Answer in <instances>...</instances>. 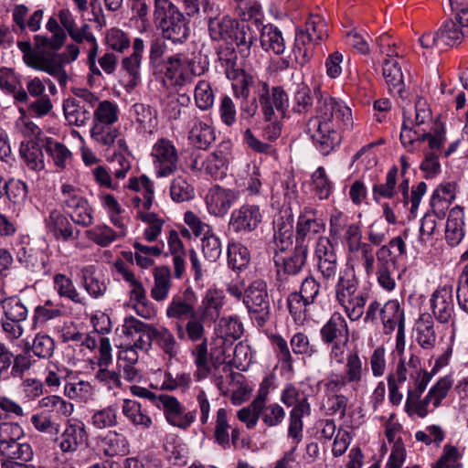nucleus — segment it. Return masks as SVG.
<instances>
[{
    "label": "nucleus",
    "instance_id": "nucleus-43",
    "mask_svg": "<svg viewBox=\"0 0 468 468\" xmlns=\"http://www.w3.org/2000/svg\"><path fill=\"white\" fill-rule=\"evenodd\" d=\"M54 286L60 297L67 298L74 303L86 304L85 299L80 296L71 279L65 274L58 273L54 276Z\"/></svg>",
    "mask_w": 468,
    "mask_h": 468
},
{
    "label": "nucleus",
    "instance_id": "nucleus-53",
    "mask_svg": "<svg viewBox=\"0 0 468 468\" xmlns=\"http://www.w3.org/2000/svg\"><path fill=\"white\" fill-rule=\"evenodd\" d=\"M364 371H367V363H363L357 353L347 356L346 373L344 376L350 383H359L362 380Z\"/></svg>",
    "mask_w": 468,
    "mask_h": 468
},
{
    "label": "nucleus",
    "instance_id": "nucleus-16",
    "mask_svg": "<svg viewBox=\"0 0 468 468\" xmlns=\"http://www.w3.org/2000/svg\"><path fill=\"white\" fill-rule=\"evenodd\" d=\"M232 144L229 141L222 142L206 160L202 161L203 170L211 177L222 178L227 174L231 155Z\"/></svg>",
    "mask_w": 468,
    "mask_h": 468
},
{
    "label": "nucleus",
    "instance_id": "nucleus-41",
    "mask_svg": "<svg viewBox=\"0 0 468 468\" xmlns=\"http://www.w3.org/2000/svg\"><path fill=\"white\" fill-rule=\"evenodd\" d=\"M398 173V167L393 165L387 173L384 183H378L373 185L372 196L376 202H378L380 198L390 199L395 197Z\"/></svg>",
    "mask_w": 468,
    "mask_h": 468
},
{
    "label": "nucleus",
    "instance_id": "nucleus-57",
    "mask_svg": "<svg viewBox=\"0 0 468 468\" xmlns=\"http://www.w3.org/2000/svg\"><path fill=\"white\" fill-rule=\"evenodd\" d=\"M39 405L50 412H55L63 416H69L73 411L72 403L55 395L43 398L39 401Z\"/></svg>",
    "mask_w": 468,
    "mask_h": 468
},
{
    "label": "nucleus",
    "instance_id": "nucleus-14",
    "mask_svg": "<svg viewBox=\"0 0 468 468\" xmlns=\"http://www.w3.org/2000/svg\"><path fill=\"white\" fill-rule=\"evenodd\" d=\"M262 220V213L259 206L242 205L231 213L229 228L236 233L251 232L258 228Z\"/></svg>",
    "mask_w": 468,
    "mask_h": 468
},
{
    "label": "nucleus",
    "instance_id": "nucleus-39",
    "mask_svg": "<svg viewBox=\"0 0 468 468\" xmlns=\"http://www.w3.org/2000/svg\"><path fill=\"white\" fill-rule=\"evenodd\" d=\"M380 316L384 327L389 331H393L397 325L404 324V312L397 300L387 302L380 310Z\"/></svg>",
    "mask_w": 468,
    "mask_h": 468
},
{
    "label": "nucleus",
    "instance_id": "nucleus-36",
    "mask_svg": "<svg viewBox=\"0 0 468 468\" xmlns=\"http://www.w3.org/2000/svg\"><path fill=\"white\" fill-rule=\"evenodd\" d=\"M358 282L354 272L345 271L339 272V277L335 284L336 300L340 304L349 302V298L356 292Z\"/></svg>",
    "mask_w": 468,
    "mask_h": 468
},
{
    "label": "nucleus",
    "instance_id": "nucleus-59",
    "mask_svg": "<svg viewBox=\"0 0 468 468\" xmlns=\"http://www.w3.org/2000/svg\"><path fill=\"white\" fill-rule=\"evenodd\" d=\"M222 304L221 297H219L217 292L208 291L199 307L200 314L205 318L210 317L211 319H217L219 316V309Z\"/></svg>",
    "mask_w": 468,
    "mask_h": 468
},
{
    "label": "nucleus",
    "instance_id": "nucleus-58",
    "mask_svg": "<svg viewBox=\"0 0 468 468\" xmlns=\"http://www.w3.org/2000/svg\"><path fill=\"white\" fill-rule=\"evenodd\" d=\"M195 101L197 106L202 110H209L214 104V93L210 84L206 80H199L195 88Z\"/></svg>",
    "mask_w": 468,
    "mask_h": 468
},
{
    "label": "nucleus",
    "instance_id": "nucleus-5",
    "mask_svg": "<svg viewBox=\"0 0 468 468\" xmlns=\"http://www.w3.org/2000/svg\"><path fill=\"white\" fill-rule=\"evenodd\" d=\"M243 303L258 326L262 327L271 318V300L263 280L253 281L245 290Z\"/></svg>",
    "mask_w": 468,
    "mask_h": 468
},
{
    "label": "nucleus",
    "instance_id": "nucleus-28",
    "mask_svg": "<svg viewBox=\"0 0 468 468\" xmlns=\"http://www.w3.org/2000/svg\"><path fill=\"white\" fill-rule=\"evenodd\" d=\"M382 74L388 86L389 92L396 93L400 98H403V75L395 58H389L384 60Z\"/></svg>",
    "mask_w": 468,
    "mask_h": 468
},
{
    "label": "nucleus",
    "instance_id": "nucleus-25",
    "mask_svg": "<svg viewBox=\"0 0 468 468\" xmlns=\"http://www.w3.org/2000/svg\"><path fill=\"white\" fill-rule=\"evenodd\" d=\"M468 22H463L454 16V19L446 20L438 30L441 41L447 46L460 44L463 37H468L467 29Z\"/></svg>",
    "mask_w": 468,
    "mask_h": 468
},
{
    "label": "nucleus",
    "instance_id": "nucleus-48",
    "mask_svg": "<svg viewBox=\"0 0 468 468\" xmlns=\"http://www.w3.org/2000/svg\"><path fill=\"white\" fill-rule=\"evenodd\" d=\"M55 342L48 335L37 334L33 342L29 343V351L38 358L48 359L53 356Z\"/></svg>",
    "mask_w": 468,
    "mask_h": 468
},
{
    "label": "nucleus",
    "instance_id": "nucleus-47",
    "mask_svg": "<svg viewBox=\"0 0 468 468\" xmlns=\"http://www.w3.org/2000/svg\"><path fill=\"white\" fill-rule=\"evenodd\" d=\"M118 106L111 101H102L93 112L95 123L112 125L118 121Z\"/></svg>",
    "mask_w": 468,
    "mask_h": 468
},
{
    "label": "nucleus",
    "instance_id": "nucleus-7",
    "mask_svg": "<svg viewBox=\"0 0 468 468\" xmlns=\"http://www.w3.org/2000/svg\"><path fill=\"white\" fill-rule=\"evenodd\" d=\"M257 95L265 121H271L275 117L274 110L277 111L279 118L283 119L287 116L289 97L282 87L270 89L267 83L261 82Z\"/></svg>",
    "mask_w": 468,
    "mask_h": 468
},
{
    "label": "nucleus",
    "instance_id": "nucleus-21",
    "mask_svg": "<svg viewBox=\"0 0 468 468\" xmlns=\"http://www.w3.org/2000/svg\"><path fill=\"white\" fill-rule=\"evenodd\" d=\"M122 331L126 335H133L135 333L140 334L134 343L137 348L148 350L154 343V326L144 323L133 316L125 318Z\"/></svg>",
    "mask_w": 468,
    "mask_h": 468
},
{
    "label": "nucleus",
    "instance_id": "nucleus-1",
    "mask_svg": "<svg viewBox=\"0 0 468 468\" xmlns=\"http://www.w3.org/2000/svg\"><path fill=\"white\" fill-rule=\"evenodd\" d=\"M314 92L319 94L316 115L309 119L307 133L316 149L327 155L341 144L342 130L352 126L351 109L335 98L322 95L319 90Z\"/></svg>",
    "mask_w": 468,
    "mask_h": 468
},
{
    "label": "nucleus",
    "instance_id": "nucleus-64",
    "mask_svg": "<svg viewBox=\"0 0 468 468\" xmlns=\"http://www.w3.org/2000/svg\"><path fill=\"white\" fill-rule=\"evenodd\" d=\"M86 236L101 247H107L116 239L115 231L106 225L96 226L87 230Z\"/></svg>",
    "mask_w": 468,
    "mask_h": 468
},
{
    "label": "nucleus",
    "instance_id": "nucleus-62",
    "mask_svg": "<svg viewBox=\"0 0 468 468\" xmlns=\"http://www.w3.org/2000/svg\"><path fill=\"white\" fill-rule=\"evenodd\" d=\"M91 138L104 146L112 145L118 136V131L111 125L95 123L90 130Z\"/></svg>",
    "mask_w": 468,
    "mask_h": 468
},
{
    "label": "nucleus",
    "instance_id": "nucleus-4",
    "mask_svg": "<svg viewBox=\"0 0 468 468\" xmlns=\"http://www.w3.org/2000/svg\"><path fill=\"white\" fill-rule=\"evenodd\" d=\"M327 36L326 25L319 16H312L305 29L296 33L293 55L300 65H304L313 55V47Z\"/></svg>",
    "mask_w": 468,
    "mask_h": 468
},
{
    "label": "nucleus",
    "instance_id": "nucleus-18",
    "mask_svg": "<svg viewBox=\"0 0 468 468\" xmlns=\"http://www.w3.org/2000/svg\"><path fill=\"white\" fill-rule=\"evenodd\" d=\"M452 286L444 285L436 289L431 298L434 317L441 324L448 323L453 314Z\"/></svg>",
    "mask_w": 468,
    "mask_h": 468
},
{
    "label": "nucleus",
    "instance_id": "nucleus-45",
    "mask_svg": "<svg viewBox=\"0 0 468 468\" xmlns=\"http://www.w3.org/2000/svg\"><path fill=\"white\" fill-rule=\"evenodd\" d=\"M186 16L195 17L203 14L214 15L218 5L213 0H179Z\"/></svg>",
    "mask_w": 468,
    "mask_h": 468
},
{
    "label": "nucleus",
    "instance_id": "nucleus-40",
    "mask_svg": "<svg viewBox=\"0 0 468 468\" xmlns=\"http://www.w3.org/2000/svg\"><path fill=\"white\" fill-rule=\"evenodd\" d=\"M154 343L169 358L176 357L178 354L179 346L173 333L164 326L154 327Z\"/></svg>",
    "mask_w": 468,
    "mask_h": 468
},
{
    "label": "nucleus",
    "instance_id": "nucleus-56",
    "mask_svg": "<svg viewBox=\"0 0 468 468\" xmlns=\"http://www.w3.org/2000/svg\"><path fill=\"white\" fill-rule=\"evenodd\" d=\"M195 364L197 367V378L198 379L206 378L211 372L207 358V340L203 341L193 350Z\"/></svg>",
    "mask_w": 468,
    "mask_h": 468
},
{
    "label": "nucleus",
    "instance_id": "nucleus-31",
    "mask_svg": "<svg viewBox=\"0 0 468 468\" xmlns=\"http://www.w3.org/2000/svg\"><path fill=\"white\" fill-rule=\"evenodd\" d=\"M80 102L76 98L64 101L63 112L69 125L82 126L91 119V111Z\"/></svg>",
    "mask_w": 468,
    "mask_h": 468
},
{
    "label": "nucleus",
    "instance_id": "nucleus-20",
    "mask_svg": "<svg viewBox=\"0 0 468 468\" xmlns=\"http://www.w3.org/2000/svg\"><path fill=\"white\" fill-rule=\"evenodd\" d=\"M409 179H404L398 186L402 198L401 200L394 202V207L399 213L406 212L408 210V205L410 203L409 210L410 214L415 217L421 197L426 193L427 185L425 182H420L416 187H412L410 196L409 194Z\"/></svg>",
    "mask_w": 468,
    "mask_h": 468
},
{
    "label": "nucleus",
    "instance_id": "nucleus-12",
    "mask_svg": "<svg viewBox=\"0 0 468 468\" xmlns=\"http://www.w3.org/2000/svg\"><path fill=\"white\" fill-rule=\"evenodd\" d=\"M159 176H167L176 169L178 155L175 145L166 138H161L154 144L152 153Z\"/></svg>",
    "mask_w": 468,
    "mask_h": 468
},
{
    "label": "nucleus",
    "instance_id": "nucleus-52",
    "mask_svg": "<svg viewBox=\"0 0 468 468\" xmlns=\"http://www.w3.org/2000/svg\"><path fill=\"white\" fill-rule=\"evenodd\" d=\"M2 307L7 320L22 323L27 317V307L16 297L5 299Z\"/></svg>",
    "mask_w": 468,
    "mask_h": 468
},
{
    "label": "nucleus",
    "instance_id": "nucleus-29",
    "mask_svg": "<svg viewBox=\"0 0 468 468\" xmlns=\"http://www.w3.org/2000/svg\"><path fill=\"white\" fill-rule=\"evenodd\" d=\"M237 198V192L231 189L218 188L207 197V205L211 213L222 217L227 214Z\"/></svg>",
    "mask_w": 468,
    "mask_h": 468
},
{
    "label": "nucleus",
    "instance_id": "nucleus-22",
    "mask_svg": "<svg viewBox=\"0 0 468 468\" xmlns=\"http://www.w3.org/2000/svg\"><path fill=\"white\" fill-rule=\"evenodd\" d=\"M320 335L322 341L327 345L337 341L347 343L349 331L346 319L339 313H334L322 326Z\"/></svg>",
    "mask_w": 468,
    "mask_h": 468
},
{
    "label": "nucleus",
    "instance_id": "nucleus-55",
    "mask_svg": "<svg viewBox=\"0 0 468 468\" xmlns=\"http://www.w3.org/2000/svg\"><path fill=\"white\" fill-rule=\"evenodd\" d=\"M414 380V387L410 388L407 393V400H406V410L409 412L411 409V403L414 400L420 399L421 394L427 388V385L431 379V374L429 372H424L420 375H415L411 378Z\"/></svg>",
    "mask_w": 468,
    "mask_h": 468
},
{
    "label": "nucleus",
    "instance_id": "nucleus-33",
    "mask_svg": "<svg viewBox=\"0 0 468 468\" xmlns=\"http://www.w3.org/2000/svg\"><path fill=\"white\" fill-rule=\"evenodd\" d=\"M20 154L27 166L33 171L44 169V159L41 146L36 140L22 142L20 144Z\"/></svg>",
    "mask_w": 468,
    "mask_h": 468
},
{
    "label": "nucleus",
    "instance_id": "nucleus-11",
    "mask_svg": "<svg viewBox=\"0 0 468 468\" xmlns=\"http://www.w3.org/2000/svg\"><path fill=\"white\" fill-rule=\"evenodd\" d=\"M161 406L167 422L172 426L186 430L196 420V410L185 413L181 403L173 396L160 394L156 407L161 408Z\"/></svg>",
    "mask_w": 468,
    "mask_h": 468
},
{
    "label": "nucleus",
    "instance_id": "nucleus-32",
    "mask_svg": "<svg viewBox=\"0 0 468 468\" xmlns=\"http://www.w3.org/2000/svg\"><path fill=\"white\" fill-rule=\"evenodd\" d=\"M154 286L151 289V297L161 302L167 298L171 288V271L167 266L155 267L153 271Z\"/></svg>",
    "mask_w": 468,
    "mask_h": 468
},
{
    "label": "nucleus",
    "instance_id": "nucleus-15",
    "mask_svg": "<svg viewBox=\"0 0 468 468\" xmlns=\"http://www.w3.org/2000/svg\"><path fill=\"white\" fill-rule=\"evenodd\" d=\"M88 441L85 425L80 421L73 423L68 421L60 436L55 439V442L63 453H71L87 446Z\"/></svg>",
    "mask_w": 468,
    "mask_h": 468
},
{
    "label": "nucleus",
    "instance_id": "nucleus-51",
    "mask_svg": "<svg viewBox=\"0 0 468 468\" xmlns=\"http://www.w3.org/2000/svg\"><path fill=\"white\" fill-rule=\"evenodd\" d=\"M24 439V431L17 423H0V451L5 450L7 445L15 443L17 440Z\"/></svg>",
    "mask_w": 468,
    "mask_h": 468
},
{
    "label": "nucleus",
    "instance_id": "nucleus-27",
    "mask_svg": "<svg viewBox=\"0 0 468 468\" xmlns=\"http://www.w3.org/2000/svg\"><path fill=\"white\" fill-rule=\"evenodd\" d=\"M292 225L290 221L279 219L275 223L272 240L268 245V251L275 253L276 251H285L292 243Z\"/></svg>",
    "mask_w": 468,
    "mask_h": 468
},
{
    "label": "nucleus",
    "instance_id": "nucleus-8",
    "mask_svg": "<svg viewBox=\"0 0 468 468\" xmlns=\"http://www.w3.org/2000/svg\"><path fill=\"white\" fill-rule=\"evenodd\" d=\"M314 255L317 260V270L324 282L334 281L338 273L339 262L335 245L326 237L317 240Z\"/></svg>",
    "mask_w": 468,
    "mask_h": 468
},
{
    "label": "nucleus",
    "instance_id": "nucleus-13",
    "mask_svg": "<svg viewBox=\"0 0 468 468\" xmlns=\"http://www.w3.org/2000/svg\"><path fill=\"white\" fill-rule=\"evenodd\" d=\"M307 255L308 249L298 245H295L293 250L285 256L282 255V252L276 251L272 259L279 279L282 278V273L284 275L298 274L306 264Z\"/></svg>",
    "mask_w": 468,
    "mask_h": 468
},
{
    "label": "nucleus",
    "instance_id": "nucleus-23",
    "mask_svg": "<svg viewBox=\"0 0 468 468\" xmlns=\"http://www.w3.org/2000/svg\"><path fill=\"white\" fill-rule=\"evenodd\" d=\"M189 117L192 119V124H189L188 139L197 149H207L216 139L214 129L201 121L197 116L196 111H193V113L190 112Z\"/></svg>",
    "mask_w": 468,
    "mask_h": 468
},
{
    "label": "nucleus",
    "instance_id": "nucleus-2",
    "mask_svg": "<svg viewBox=\"0 0 468 468\" xmlns=\"http://www.w3.org/2000/svg\"><path fill=\"white\" fill-rule=\"evenodd\" d=\"M219 14L218 6L214 15L206 16L211 39L224 41L227 45H235L240 56L248 58L257 40L259 26L256 23L250 25L246 21H239L229 16H219Z\"/></svg>",
    "mask_w": 468,
    "mask_h": 468
},
{
    "label": "nucleus",
    "instance_id": "nucleus-46",
    "mask_svg": "<svg viewBox=\"0 0 468 468\" xmlns=\"http://www.w3.org/2000/svg\"><path fill=\"white\" fill-rule=\"evenodd\" d=\"M138 218L148 227L144 231V238L148 242L155 241L162 232L165 220L154 212H138Z\"/></svg>",
    "mask_w": 468,
    "mask_h": 468
},
{
    "label": "nucleus",
    "instance_id": "nucleus-10",
    "mask_svg": "<svg viewBox=\"0 0 468 468\" xmlns=\"http://www.w3.org/2000/svg\"><path fill=\"white\" fill-rule=\"evenodd\" d=\"M324 224L316 217V210L305 207L300 214L295 228V245L309 248V242L321 233Z\"/></svg>",
    "mask_w": 468,
    "mask_h": 468
},
{
    "label": "nucleus",
    "instance_id": "nucleus-63",
    "mask_svg": "<svg viewBox=\"0 0 468 468\" xmlns=\"http://www.w3.org/2000/svg\"><path fill=\"white\" fill-rule=\"evenodd\" d=\"M260 415L265 425L268 427H275L283 421L285 411L278 403H271L264 406Z\"/></svg>",
    "mask_w": 468,
    "mask_h": 468
},
{
    "label": "nucleus",
    "instance_id": "nucleus-61",
    "mask_svg": "<svg viewBox=\"0 0 468 468\" xmlns=\"http://www.w3.org/2000/svg\"><path fill=\"white\" fill-rule=\"evenodd\" d=\"M133 112L136 122L144 129L153 128L156 124L157 112L151 106L144 103H135L133 106Z\"/></svg>",
    "mask_w": 468,
    "mask_h": 468
},
{
    "label": "nucleus",
    "instance_id": "nucleus-9",
    "mask_svg": "<svg viewBox=\"0 0 468 468\" xmlns=\"http://www.w3.org/2000/svg\"><path fill=\"white\" fill-rule=\"evenodd\" d=\"M376 256L378 282L384 290L391 292L396 287V280L401 277L397 256H392V251L387 247H380Z\"/></svg>",
    "mask_w": 468,
    "mask_h": 468
},
{
    "label": "nucleus",
    "instance_id": "nucleus-3",
    "mask_svg": "<svg viewBox=\"0 0 468 468\" xmlns=\"http://www.w3.org/2000/svg\"><path fill=\"white\" fill-rule=\"evenodd\" d=\"M154 22L164 38L182 44L189 37L190 28L185 12L170 0H154Z\"/></svg>",
    "mask_w": 468,
    "mask_h": 468
},
{
    "label": "nucleus",
    "instance_id": "nucleus-37",
    "mask_svg": "<svg viewBox=\"0 0 468 468\" xmlns=\"http://www.w3.org/2000/svg\"><path fill=\"white\" fill-rule=\"evenodd\" d=\"M304 414H310V404L305 398L301 399L290 412L288 434L293 439H297L298 441L302 437L301 433L303 428V417Z\"/></svg>",
    "mask_w": 468,
    "mask_h": 468
},
{
    "label": "nucleus",
    "instance_id": "nucleus-50",
    "mask_svg": "<svg viewBox=\"0 0 468 468\" xmlns=\"http://www.w3.org/2000/svg\"><path fill=\"white\" fill-rule=\"evenodd\" d=\"M238 49L233 45L221 46L218 48V57L222 65L225 66L228 78H234L237 75Z\"/></svg>",
    "mask_w": 468,
    "mask_h": 468
},
{
    "label": "nucleus",
    "instance_id": "nucleus-38",
    "mask_svg": "<svg viewBox=\"0 0 468 468\" xmlns=\"http://www.w3.org/2000/svg\"><path fill=\"white\" fill-rule=\"evenodd\" d=\"M228 266L233 271L246 269L250 261V253L247 247L239 242H232L228 246Z\"/></svg>",
    "mask_w": 468,
    "mask_h": 468
},
{
    "label": "nucleus",
    "instance_id": "nucleus-17",
    "mask_svg": "<svg viewBox=\"0 0 468 468\" xmlns=\"http://www.w3.org/2000/svg\"><path fill=\"white\" fill-rule=\"evenodd\" d=\"M46 229L57 240L69 241L77 239L80 230L74 228L68 217L58 209H52L45 219Z\"/></svg>",
    "mask_w": 468,
    "mask_h": 468
},
{
    "label": "nucleus",
    "instance_id": "nucleus-19",
    "mask_svg": "<svg viewBox=\"0 0 468 468\" xmlns=\"http://www.w3.org/2000/svg\"><path fill=\"white\" fill-rule=\"evenodd\" d=\"M197 302L195 292L192 288L187 287L181 296L173 297L166 309V315L177 320L189 319L197 314L195 308Z\"/></svg>",
    "mask_w": 468,
    "mask_h": 468
},
{
    "label": "nucleus",
    "instance_id": "nucleus-30",
    "mask_svg": "<svg viewBox=\"0 0 468 468\" xmlns=\"http://www.w3.org/2000/svg\"><path fill=\"white\" fill-rule=\"evenodd\" d=\"M122 412L133 425L142 430H148L153 426L152 418L143 410L142 404L135 400L124 399Z\"/></svg>",
    "mask_w": 468,
    "mask_h": 468
},
{
    "label": "nucleus",
    "instance_id": "nucleus-54",
    "mask_svg": "<svg viewBox=\"0 0 468 468\" xmlns=\"http://www.w3.org/2000/svg\"><path fill=\"white\" fill-rule=\"evenodd\" d=\"M91 424L99 430L115 427L118 424L116 408L109 406L95 411L91 416Z\"/></svg>",
    "mask_w": 468,
    "mask_h": 468
},
{
    "label": "nucleus",
    "instance_id": "nucleus-34",
    "mask_svg": "<svg viewBox=\"0 0 468 468\" xmlns=\"http://www.w3.org/2000/svg\"><path fill=\"white\" fill-rule=\"evenodd\" d=\"M259 33H261V46L264 50H272L277 55L283 53L284 39L277 27L271 25L263 26L261 29L259 27Z\"/></svg>",
    "mask_w": 468,
    "mask_h": 468
},
{
    "label": "nucleus",
    "instance_id": "nucleus-6",
    "mask_svg": "<svg viewBox=\"0 0 468 468\" xmlns=\"http://www.w3.org/2000/svg\"><path fill=\"white\" fill-rule=\"evenodd\" d=\"M61 207L70 219L81 227H89L93 223V209L88 200L78 194V189L69 184L61 186Z\"/></svg>",
    "mask_w": 468,
    "mask_h": 468
},
{
    "label": "nucleus",
    "instance_id": "nucleus-26",
    "mask_svg": "<svg viewBox=\"0 0 468 468\" xmlns=\"http://www.w3.org/2000/svg\"><path fill=\"white\" fill-rule=\"evenodd\" d=\"M463 210L455 206L450 212L446 222L445 239L452 247L458 245L463 238Z\"/></svg>",
    "mask_w": 468,
    "mask_h": 468
},
{
    "label": "nucleus",
    "instance_id": "nucleus-24",
    "mask_svg": "<svg viewBox=\"0 0 468 468\" xmlns=\"http://www.w3.org/2000/svg\"><path fill=\"white\" fill-rule=\"evenodd\" d=\"M98 443L107 457L123 456L130 451L127 438L116 431H108L104 434L99 435Z\"/></svg>",
    "mask_w": 468,
    "mask_h": 468
},
{
    "label": "nucleus",
    "instance_id": "nucleus-42",
    "mask_svg": "<svg viewBox=\"0 0 468 468\" xmlns=\"http://www.w3.org/2000/svg\"><path fill=\"white\" fill-rule=\"evenodd\" d=\"M42 147L58 168H65L67 162L71 159L72 154L67 146L50 137L45 138Z\"/></svg>",
    "mask_w": 468,
    "mask_h": 468
},
{
    "label": "nucleus",
    "instance_id": "nucleus-60",
    "mask_svg": "<svg viewBox=\"0 0 468 468\" xmlns=\"http://www.w3.org/2000/svg\"><path fill=\"white\" fill-rule=\"evenodd\" d=\"M3 196H6L14 204L23 202L27 196V186L20 180L10 179L6 181L3 186Z\"/></svg>",
    "mask_w": 468,
    "mask_h": 468
},
{
    "label": "nucleus",
    "instance_id": "nucleus-49",
    "mask_svg": "<svg viewBox=\"0 0 468 468\" xmlns=\"http://www.w3.org/2000/svg\"><path fill=\"white\" fill-rule=\"evenodd\" d=\"M2 453L6 457V460L21 462H29L34 455L31 445L27 442H22L21 440H17L15 443L7 445Z\"/></svg>",
    "mask_w": 468,
    "mask_h": 468
},
{
    "label": "nucleus",
    "instance_id": "nucleus-44",
    "mask_svg": "<svg viewBox=\"0 0 468 468\" xmlns=\"http://www.w3.org/2000/svg\"><path fill=\"white\" fill-rule=\"evenodd\" d=\"M230 429L231 425L229 423L227 410L223 408L218 409L216 414L214 440L224 450L230 447Z\"/></svg>",
    "mask_w": 468,
    "mask_h": 468
},
{
    "label": "nucleus",
    "instance_id": "nucleus-35",
    "mask_svg": "<svg viewBox=\"0 0 468 468\" xmlns=\"http://www.w3.org/2000/svg\"><path fill=\"white\" fill-rule=\"evenodd\" d=\"M404 120L402 123L401 133L399 135L400 142L404 147H406L409 151H413V144L415 142H424L429 140L432 129L427 130L426 128L416 127L414 129L409 124L410 120L406 117V112H403Z\"/></svg>",
    "mask_w": 468,
    "mask_h": 468
}]
</instances>
